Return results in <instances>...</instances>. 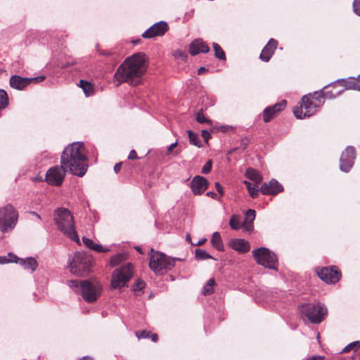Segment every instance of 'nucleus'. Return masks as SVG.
Instances as JSON below:
<instances>
[{
	"label": "nucleus",
	"instance_id": "nucleus-30",
	"mask_svg": "<svg viewBox=\"0 0 360 360\" xmlns=\"http://www.w3.org/2000/svg\"><path fill=\"white\" fill-rule=\"evenodd\" d=\"M187 132L190 143L198 148L201 147V141L198 135L193 132L191 130H188Z\"/></svg>",
	"mask_w": 360,
	"mask_h": 360
},
{
	"label": "nucleus",
	"instance_id": "nucleus-60",
	"mask_svg": "<svg viewBox=\"0 0 360 360\" xmlns=\"http://www.w3.org/2000/svg\"><path fill=\"white\" fill-rule=\"evenodd\" d=\"M206 239L204 238V239H202L200 240H199L196 244L195 245H201L202 244H203L205 242Z\"/></svg>",
	"mask_w": 360,
	"mask_h": 360
},
{
	"label": "nucleus",
	"instance_id": "nucleus-51",
	"mask_svg": "<svg viewBox=\"0 0 360 360\" xmlns=\"http://www.w3.org/2000/svg\"><path fill=\"white\" fill-rule=\"evenodd\" d=\"M177 144H178V142H177V141H176L174 143L169 145L167 147V153L170 154L172 153V150L177 146Z\"/></svg>",
	"mask_w": 360,
	"mask_h": 360
},
{
	"label": "nucleus",
	"instance_id": "nucleus-12",
	"mask_svg": "<svg viewBox=\"0 0 360 360\" xmlns=\"http://www.w3.org/2000/svg\"><path fill=\"white\" fill-rule=\"evenodd\" d=\"M66 169L60 166L51 167L46 174V182L52 186H60L65 176Z\"/></svg>",
	"mask_w": 360,
	"mask_h": 360
},
{
	"label": "nucleus",
	"instance_id": "nucleus-42",
	"mask_svg": "<svg viewBox=\"0 0 360 360\" xmlns=\"http://www.w3.org/2000/svg\"><path fill=\"white\" fill-rule=\"evenodd\" d=\"M11 254H13V252H8L7 256H0V264H4L7 263H13V259L12 256H10Z\"/></svg>",
	"mask_w": 360,
	"mask_h": 360
},
{
	"label": "nucleus",
	"instance_id": "nucleus-48",
	"mask_svg": "<svg viewBox=\"0 0 360 360\" xmlns=\"http://www.w3.org/2000/svg\"><path fill=\"white\" fill-rule=\"evenodd\" d=\"M45 79V77L44 76H39V77H31V78H29L30 79V84L32 82H41L42 81H44Z\"/></svg>",
	"mask_w": 360,
	"mask_h": 360
},
{
	"label": "nucleus",
	"instance_id": "nucleus-43",
	"mask_svg": "<svg viewBox=\"0 0 360 360\" xmlns=\"http://www.w3.org/2000/svg\"><path fill=\"white\" fill-rule=\"evenodd\" d=\"M212 162L211 160H209L205 164V165L202 167V168L201 169V173L203 174H208L209 172H210V171L212 169Z\"/></svg>",
	"mask_w": 360,
	"mask_h": 360
},
{
	"label": "nucleus",
	"instance_id": "nucleus-32",
	"mask_svg": "<svg viewBox=\"0 0 360 360\" xmlns=\"http://www.w3.org/2000/svg\"><path fill=\"white\" fill-rule=\"evenodd\" d=\"M126 259H127L126 254H124V253L117 254L111 257L110 265L112 266H115L118 265L120 263H121L122 262L124 261Z\"/></svg>",
	"mask_w": 360,
	"mask_h": 360
},
{
	"label": "nucleus",
	"instance_id": "nucleus-58",
	"mask_svg": "<svg viewBox=\"0 0 360 360\" xmlns=\"http://www.w3.org/2000/svg\"><path fill=\"white\" fill-rule=\"evenodd\" d=\"M31 214L35 216V217H37L39 220H41V218L40 217V215L39 214H37L36 212H30Z\"/></svg>",
	"mask_w": 360,
	"mask_h": 360
},
{
	"label": "nucleus",
	"instance_id": "nucleus-53",
	"mask_svg": "<svg viewBox=\"0 0 360 360\" xmlns=\"http://www.w3.org/2000/svg\"><path fill=\"white\" fill-rule=\"evenodd\" d=\"M352 349H354V347H352V344L349 343V345H347L342 351V352H347Z\"/></svg>",
	"mask_w": 360,
	"mask_h": 360
},
{
	"label": "nucleus",
	"instance_id": "nucleus-14",
	"mask_svg": "<svg viewBox=\"0 0 360 360\" xmlns=\"http://www.w3.org/2000/svg\"><path fill=\"white\" fill-rule=\"evenodd\" d=\"M317 274L320 279L327 283H335L340 278V272L336 266L323 267L317 270Z\"/></svg>",
	"mask_w": 360,
	"mask_h": 360
},
{
	"label": "nucleus",
	"instance_id": "nucleus-34",
	"mask_svg": "<svg viewBox=\"0 0 360 360\" xmlns=\"http://www.w3.org/2000/svg\"><path fill=\"white\" fill-rule=\"evenodd\" d=\"M328 86L323 87V89L319 91H314L313 94H311V98L314 102H318V101L321 102V105L323 104L324 101V95H323V89H326Z\"/></svg>",
	"mask_w": 360,
	"mask_h": 360
},
{
	"label": "nucleus",
	"instance_id": "nucleus-40",
	"mask_svg": "<svg viewBox=\"0 0 360 360\" xmlns=\"http://www.w3.org/2000/svg\"><path fill=\"white\" fill-rule=\"evenodd\" d=\"M342 91H339L336 93H333L332 91H323L324 98L328 99H333L335 98L338 96L342 94Z\"/></svg>",
	"mask_w": 360,
	"mask_h": 360
},
{
	"label": "nucleus",
	"instance_id": "nucleus-7",
	"mask_svg": "<svg viewBox=\"0 0 360 360\" xmlns=\"http://www.w3.org/2000/svg\"><path fill=\"white\" fill-rule=\"evenodd\" d=\"M18 218V212L13 205L8 204L0 208V231L8 232L14 229Z\"/></svg>",
	"mask_w": 360,
	"mask_h": 360
},
{
	"label": "nucleus",
	"instance_id": "nucleus-46",
	"mask_svg": "<svg viewBox=\"0 0 360 360\" xmlns=\"http://www.w3.org/2000/svg\"><path fill=\"white\" fill-rule=\"evenodd\" d=\"M242 227L246 231H252L253 230V224H252V223H250V221H244L242 224Z\"/></svg>",
	"mask_w": 360,
	"mask_h": 360
},
{
	"label": "nucleus",
	"instance_id": "nucleus-10",
	"mask_svg": "<svg viewBox=\"0 0 360 360\" xmlns=\"http://www.w3.org/2000/svg\"><path fill=\"white\" fill-rule=\"evenodd\" d=\"M252 256L257 264L270 269L278 271V258L274 252L266 248H259L252 251Z\"/></svg>",
	"mask_w": 360,
	"mask_h": 360
},
{
	"label": "nucleus",
	"instance_id": "nucleus-36",
	"mask_svg": "<svg viewBox=\"0 0 360 360\" xmlns=\"http://www.w3.org/2000/svg\"><path fill=\"white\" fill-rule=\"evenodd\" d=\"M215 284V281L213 278L208 280L207 284L204 286L202 293L206 295H211L214 292L213 286Z\"/></svg>",
	"mask_w": 360,
	"mask_h": 360
},
{
	"label": "nucleus",
	"instance_id": "nucleus-21",
	"mask_svg": "<svg viewBox=\"0 0 360 360\" xmlns=\"http://www.w3.org/2000/svg\"><path fill=\"white\" fill-rule=\"evenodd\" d=\"M209 46L201 39L193 41L189 46V53L191 56H195L200 53H207Z\"/></svg>",
	"mask_w": 360,
	"mask_h": 360
},
{
	"label": "nucleus",
	"instance_id": "nucleus-29",
	"mask_svg": "<svg viewBox=\"0 0 360 360\" xmlns=\"http://www.w3.org/2000/svg\"><path fill=\"white\" fill-rule=\"evenodd\" d=\"M80 87L82 89L86 96H90L92 95L94 89L93 86L91 83L86 80L81 79L79 81Z\"/></svg>",
	"mask_w": 360,
	"mask_h": 360
},
{
	"label": "nucleus",
	"instance_id": "nucleus-50",
	"mask_svg": "<svg viewBox=\"0 0 360 360\" xmlns=\"http://www.w3.org/2000/svg\"><path fill=\"white\" fill-rule=\"evenodd\" d=\"M128 159L129 160H136L138 159V156L136 152L134 150H131L129 154Z\"/></svg>",
	"mask_w": 360,
	"mask_h": 360
},
{
	"label": "nucleus",
	"instance_id": "nucleus-27",
	"mask_svg": "<svg viewBox=\"0 0 360 360\" xmlns=\"http://www.w3.org/2000/svg\"><path fill=\"white\" fill-rule=\"evenodd\" d=\"M211 243L218 251L224 250V244L219 232H214L212 234L211 238Z\"/></svg>",
	"mask_w": 360,
	"mask_h": 360
},
{
	"label": "nucleus",
	"instance_id": "nucleus-54",
	"mask_svg": "<svg viewBox=\"0 0 360 360\" xmlns=\"http://www.w3.org/2000/svg\"><path fill=\"white\" fill-rule=\"evenodd\" d=\"M208 71V69L205 68V67H200L198 70V75H202V74H205V72H207Z\"/></svg>",
	"mask_w": 360,
	"mask_h": 360
},
{
	"label": "nucleus",
	"instance_id": "nucleus-55",
	"mask_svg": "<svg viewBox=\"0 0 360 360\" xmlns=\"http://www.w3.org/2000/svg\"><path fill=\"white\" fill-rule=\"evenodd\" d=\"M121 167H122V164L121 163H117L115 164V165L114 166V171L117 173L120 171L121 169Z\"/></svg>",
	"mask_w": 360,
	"mask_h": 360
},
{
	"label": "nucleus",
	"instance_id": "nucleus-47",
	"mask_svg": "<svg viewBox=\"0 0 360 360\" xmlns=\"http://www.w3.org/2000/svg\"><path fill=\"white\" fill-rule=\"evenodd\" d=\"M201 135L206 142H207L208 140L211 138V134L207 130H202L201 131Z\"/></svg>",
	"mask_w": 360,
	"mask_h": 360
},
{
	"label": "nucleus",
	"instance_id": "nucleus-23",
	"mask_svg": "<svg viewBox=\"0 0 360 360\" xmlns=\"http://www.w3.org/2000/svg\"><path fill=\"white\" fill-rule=\"evenodd\" d=\"M231 248L239 252L245 253L250 249V243L245 239H234L231 243Z\"/></svg>",
	"mask_w": 360,
	"mask_h": 360
},
{
	"label": "nucleus",
	"instance_id": "nucleus-44",
	"mask_svg": "<svg viewBox=\"0 0 360 360\" xmlns=\"http://www.w3.org/2000/svg\"><path fill=\"white\" fill-rule=\"evenodd\" d=\"M352 8L354 13L357 15H360V0H354L352 4Z\"/></svg>",
	"mask_w": 360,
	"mask_h": 360
},
{
	"label": "nucleus",
	"instance_id": "nucleus-9",
	"mask_svg": "<svg viewBox=\"0 0 360 360\" xmlns=\"http://www.w3.org/2000/svg\"><path fill=\"white\" fill-rule=\"evenodd\" d=\"M311 94L305 95L302 98L300 106H297L293 110V113L297 118L303 119L309 117L317 111L321 106V102H314L311 98Z\"/></svg>",
	"mask_w": 360,
	"mask_h": 360
},
{
	"label": "nucleus",
	"instance_id": "nucleus-4",
	"mask_svg": "<svg viewBox=\"0 0 360 360\" xmlns=\"http://www.w3.org/2000/svg\"><path fill=\"white\" fill-rule=\"evenodd\" d=\"M67 283L76 293H80L82 298L89 303L96 301L101 294L102 286L96 281L70 280Z\"/></svg>",
	"mask_w": 360,
	"mask_h": 360
},
{
	"label": "nucleus",
	"instance_id": "nucleus-19",
	"mask_svg": "<svg viewBox=\"0 0 360 360\" xmlns=\"http://www.w3.org/2000/svg\"><path fill=\"white\" fill-rule=\"evenodd\" d=\"M10 256L15 258V259L13 260V263L19 264L25 269L30 270L31 272H34L38 266V263L34 257H30L23 259L18 257L15 254H11Z\"/></svg>",
	"mask_w": 360,
	"mask_h": 360
},
{
	"label": "nucleus",
	"instance_id": "nucleus-38",
	"mask_svg": "<svg viewBox=\"0 0 360 360\" xmlns=\"http://www.w3.org/2000/svg\"><path fill=\"white\" fill-rule=\"evenodd\" d=\"M195 119L196 121L199 123L212 125V122L205 116L202 110L197 113Z\"/></svg>",
	"mask_w": 360,
	"mask_h": 360
},
{
	"label": "nucleus",
	"instance_id": "nucleus-16",
	"mask_svg": "<svg viewBox=\"0 0 360 360\" xmlns=\"http://www.w3.org/2000/svg\"><path fill=\"white\" fill-rule=\"evenodd\" d=\"M287 101L283 100L279 103H277L273 105L266 108L263 110V120L264 122H269L274 117H275L278 112L284 110L286 107Z\"/></svg>",
	"mask_w": 360,
	"mask_h": 360
},
{
	"label": "nucleus",
	"instance_id": "nucleus-64",
	"mask_svg": "<svg viewBox=\"0 0 360 360\" xmlns=\"http://www.w3.org/2000/svg\"><path fill=\"white\" fill-rule=\"evenodd\" d=\"M102 54L103 55H105V56H108L109 55V53H107V52H103Z\"/></svg>",
	"mask_w": 360,
	"mask_h": 360
},
{
	"label": "nucleus",
	"instance_id": "nucleus-24",
	"mask_svg": "<svg viewBox=\"0 0 360 360\" xmlns=\"http://www.w3.org/2000/svg\"><path fill=\"white\" fill-rule=\"evenodd\" d=\"M359 82L357 77H349L347 79H338L333 84L340 83L345 89H354L359 91ZM333 84V83L331 84Z\"/></svg>",
	"mask_w": 360,
	"mask_h": 360
},
{
	"label": "nucleus",
	"instance_id": "nucleus-41",
	"mask_svg": "<svg viewBox=\"0 0 360 360\" xmlns=\"http://www.w3.org/2000/svg\"><path fill=\"white\" fill-rule=\"evenodd\" d=\"M146 286V283L142 280H137L136 282L133 285V290L134 292L141 291Z\"/></svg>",
	"mask_w": 360,
	"mask_h": 360
},
{
	"label": "nucleus",
	"instance_id": "nucleus-39",
	"mask_svg": "<svg viewBox=\"0 0 360 360\" xmlns=\"http://www.w3.org/2000/svg\"><path fill=\"white\" fill-rule=\"evenodd\" d=\"M256 212L254 210L249 209L247 210L245 213V221H250V223H252L255 219Z\"/></svg>",
	"mask_w": 360,
	"mask_h": 360
},
{
	"label": "nucleus",
	"instance_id": "nucleus-18",
	"mask_svg": "<svg viewBox=\"0 0 360 360\" xmlns=\"http://www.w3.org/2000/svg\"><path fill=\"white\" fill-rule=\"evenodd\" d=\"M283 189L282 185L273 179L269 183H264L260 188V191L264 195H276Z\"/></svg>",
	"mask_w": 360,
	"mask_h": 360
},
{
	"label": "nucleus",
	"instance_id": "nucleus-49",
	"mask_svg": "<svg viewBox=\"0 0 360 360\" xmlns=\"http://www.w3.org/2000/svg\"><path fill=\"white\" fill-rule=\"evenodd\" d=\"M215 188L217 191V192L221 195H224V189H223V187L221 186V185L219 183V182H216L215 183Z\"/></svg>",
	"mask_w": 360,
	"mask_h": 360
},
{
	"label": "nucleus",
	"instance_id": "nucleus-28",
	"mask_svg": "<svg viewBox=\"0 0 360 360\" xmlns=\"http://www.w3.org/2000/svg\"><path fill=\"white\" fill-rule=\"evenodd\" d=\"M244 184L246 186L247 189L248 190L250 195L252 198H257L259 194L258 184H252L248 181H245Z\"/></svg>",
	"mask_w": 360,
	"mask_h": 360
},
{
	"label": "nucleus",
	"instance_id": "nucleus-5",
	"mask_svg": "<svg viewBox=\"0 0 360 360\" xmlns=\"http://www.w3.org/2000/svg\"><path fill=\"white\" fill-rule=\"evenodd\" d=\"M301 313L311 323L318 324L326 319L328 310L326 306L321 303H308L301 306Z\"/></svg>",
	"mask_w": 360,
	"mask_h": 360
},
{
	"label": "nucleus",
	"instance_id": "nucleus-6",
	"mask_svg": "<svg viewBox=\"0 0 360 360\" xmlns=\"http://www.w3.org/2000/svg\"><path fill=\"white\" fill-rule=\"evenodd\" d=\"M91 259L84 253L77 252L68 265L70 271L76 276H84L90 271Z\"/></svg>",
	"mask_w": 360,
	"mask_h": 360
},
{
	"label": "nucleus",
	"instance_id": "nucleus-33",
	"mask_svg": "<svg viewBox=\"0 0 360 360\" xmlns=\"http://www.w3.org/2000/svg\"><path fill=\"white\" fill-rule=\"evenodd\" d=\"M242 224L240 217L236 215H233L229 220V225L233 230H239L242 228Z\"/></svg>",
	"mask_w": 360,
	"mask_h": 360
},
{
	"label": "nucleus",
	"instance_id": "nucleus-1",
	"mask_svg": "<svg viewBox=\"0 0 360 360\" xmlns=\"http://www.w3.org/2000/svg\"><path fill=\"white\" fill-rule=\"evenodd\" d=\"M147 70V58L144 53L139 52L127 58L117 68L115 78L119 82L139 85Z\"/></svg>",
	"mask_w": 360,
	"mask_h": 360
},
{
	"label": "nucleus",
	"instance_id": "nucleus-52",
	"mask_svg": "<svg viewBox=\"0 0 360 360\" xmlns=\"http://www.w3.org/2000/svg\"><path fill=\"white\" fill-rule=\"evenodd\" d=\"M351 344L355 350L360 347V340L354 341Z\"/></svg>",
	"mask_w": 360,
	"mask_h": 360
},
{
	"label": "nucleus",
	"instance_id": "nucleus-26",
	"mask_svg": "<svg viewBox=\"0 0 360 360\" xmlns=\"http://www.w3.org/2000/svg\"><path fill=\"white\" fill-rule=\"evenodd\" d=\"M245 176L255 182L256 184H259L262 181V176L261 174L255 169L248 168L246 170Z\"/></svg>",
	"mask_w": 360,
	"mask_h": 360
},
{
	"label": "nucleus",
	"instance_id": "nucleus-17",
	"mask_svg": "<svg viewBox=\"0 0 360 360\" xmlns=\"http://www.w3.org/2000/svg\"><path fill=\"white\" fill-rule=\"evenodd\" d=\"M207 180L201 176H195L191 182V189L194 195H201L207 188Z\"/></svg>",
	"mask_w": 360,
	"mask_h": 360
},
{
	"label": "nucleus",
	"instance_id": "nucleus-13",
	"mask_svg": "<svg viewBox=\"0 0 360 360\" xmlns=\"http://www.w3.org/2000/svg\"><path fill=\"white\" fill-rule=\"evenodd\" d=\"M356 159V152L353 146H347L342 153L340 158V169L344 172H348L353 167Z\"/></svg>",
	"mask_w": 360,
	"mask_h": 360
},
{
	"label": "nucleus",
	"instance_id": "nucleus-56",
	"mask_svg": "<svg viewBox=\"0 0 360 360\" xmlns=\"http://www.w3.org/2000/svg\"><path fill=\"white\" fill-rule=\"evenodd\" d=\"M206 195L209 197H211L212 198H217V193H215L213 191H209L206 193Z\"/></svg>",
	"mask_w": 360,
	"mask_h": 360
},
{
	"label": "nucleus",
	"instance_id": "nucleus-15",
	"mask_svg": "<svg viewBox=\"0 0 360 360\" xmlns=\"http://www.w3.org/2000/svg\"><path fill=\"white\" fill-rule=\"evenodd\" d=\"M169 30L168 24L165 21H160L153 24L142 34V37L150 39L155 37H160Z\"/></svg>",
	"mask_w": 360,
	"mask_h": 360
},
{
	"label": "nucleus",
	"instance_id": "nucleus-37",
	"mask_svg": "<svg viewBox=\"0 0 360 360\" xmlns=\"http://www.w3.org/2000/svg\"><path fill=\"white\" fill-rule=\"evenodd\" d=\"M8 104V97L7 93L0 89V110L4 109Z\"/></svg>",
	"mask_w": 360,
	"mask_h": 360
},
{
	"label": "nucleus",
	"instance_id": "nucleus-3",
	"mask_svg": "<svg viewBox=\"0 0 360 360\" xmlns=\"http://www.w3.org/2000/svg\"><path fill=\"white\" fill-rule=\"evenodd\" d=\"M53 221L58 230L64 236L80 245V240L75 229L72 213L66 208L60 207L55 210Z\"/></svg>",
	"mask_w": 360,
	"mask_h": 360
},
{
	"label": "nucleus",
	"instance_id": "nucleus-61",
	"mask_svg": "<svg viewBox=\"0 0 360 360\" xmlns=\"http://www.w3.org/2000/svg\"><path fill=\"white\" fill-rule=\"evenodd\" d=\"M135 249H136L138 252H139L140 253H141V254H142L141 248L140 247H139V246L135 247Z\"/></svg>",
	"mask_w": 360,
	"mask_h": 360
},
{
	"label": "nucleus",
	"instance_id": "nucleus-8",
	"mask_svg": "<svg viewBox=\"0 0 360 360\" xmlns=\"http://www.w3.org/2000/svg\"><path fill=\"white\" fill-rule=\"evenodd\" d=\"M179 258H171L165 254L155 252L150 255L149 266L155 274H161L163 270H169L175 265Z\"/></svg>",
	"mask_w": 360,
	"mask_h": 360
},
{
	"label": "nucleus",
	"instance_id": "nucleus-20",
	"mask_svg": "<svg viewBox=\"0 0 360 360\" xmlns=\"http://www.w3.org/2000/svg\"><path fill=\"white\" fill-rule=\"evenodd\" d=\"M278 41L274 39H270L266 45L263 48L259 58L264 62H268L276 49Z\"/></svg>",
	"mask_w": 360,
	"mask_h": 360
},
{
	"label": "nucleus",
	"instance_id": "nucleus-35",
	"mask_svg": "<svg viewBox=\"0 0 360 360\" xmlns=\"http://www.w3.org/2000/svg\"><path fill=\"white\" fill-rule=\"evenodd\" d=\"M195 256L198 260L212 259V257L207 251L202 249H196Z\"/></svg>",
	"mask_w": 360,
	"mask_h": 360
},
{
	"label": "nucleus",
	"instance_id": "nucleus-31",
	"mask_svg": "<svg viewBox=\"0 0 360 360\" xmlns=\"http://www.w3.org/2000/svg\"><path fill=\"white\" fill-rule=\"evenodd\" d=\"M213 49L214 51V56L219 60H226V55L221 47L217 43L212 44Z\"/></svg>",
	"mask_w": 360,
	"mask_h": 360
},
{
	"label": "nucleus",
	"instance_id": "nucleus-63",
	"mask_svg": "<svg viewBox=\"0 0 360 360\" xmlns=\"http://www.w3.org/2000/svg\"><path fill=\"white\" fill-rule=\"evenodd\" d=\"M186 240H191V236H190V234H187V235H186Z\"/></svg>",
	"mask_w": 360,
	"mask_h": 360
},
{
	"label": "nucleus",
	"instance_id": "nucleus-25",
	"mask_svg": "<svg viewBox=\"0 0 360 360\" xmlns=\"http://www.w3.org/2000/svg\"><path fill=\"white\" fill-rule=\"evenodd\" d=\"M82 241L85 246L97 252H108L110 251V248L103 247L101 245L95 243L91 239L86 238L85 236L82 237Z\"/></svg>",
	"mask_w": 360,
	"mask_h": 360
},
{
	"label": "nucleus",
	"instance_id": "nucleus-62",
	"mask_svg": "<svg viewBox=\"0 0 360 360\" xmlns=\"http://www.w3.org/2000/svg\"><path fill=\"white\" fill-rule=\"evenodd\" d=\"M357 78H358V80L359 81L358 88H359V91H360V75L357 77Z\"/></svg>",
	"mask_w": 360,
	"mask_h": 360
},
{
	"label": "nucleus",
	"instance_id": "nucleus-45",
	"mask_svg": "<svg viewBox=\"0 0 360 360\" xmlns=\"http://www.w3.org/2000/svg\"><path fill=\"white\" fill-rule=\"evenodd\" d=\"M150 335V333L147 330H141V331L136 332V336L139 339L149 338Z\"/></svg>",
	"mask_w": 360,
	"mask_h": 360
},
{
	"label": "nucleus",
	"instance_id": "nucleus-22",
	"mask_svg": "<svg viewBox=\"0 0 360 360\" xmlns=\"http://www.w3.org/2000/svg\"><path fill=\"white\" fill-rule=\"evenodd\" d=\"M30 84L28 77H22L18 75H13L10 79V85L12 88L22 90Z\"/></svg>",
	"mask_w": 360,
	"mask_h": 360
},
{
	"label": "nucleus",
	"instance_id": "nucleus-59",
	"mask_svg": "<svg viewBox=\"0 0 360 360\" xmlns=\"http://www.w3.org/2000/svg\"><path fill=\"white\" fill-rule=\"evenodd\" d=\"M80 360H94V359L89 356H83Z\"/></svg>",
	"mask_w": 360,
	"mask_h": 360
},
{
	"label": "nucleus",
	"instance_id": "nucleus-57",
	"mask_svg": "<svg viewBox=\"0 0 360 360\" xmlns=\"http://www.w3.org/2000/svg\"><path fill=\"white\" fill-rule=\"evenodd\" d=\"M149 338H151V340L153 342H157L158 341V335L157 334H152V335H150V337Z\"/></svg>",
	"mask_w": 360,
	"mask_h": 360
},
{
	"label": "nucleus",
	"instance_id": "nucleus-2",
	"mask_svg": "<svg viewBox=\"0 0 360 360\" xmlns=\"http://www.w3.org/2000/svg\"><path fill=\"white\" fill-rule=\"evenodd\" d=\"M82 143L75 142L69 144L63 151L60 164L70 173L83 176L88 169V158L84 154Z\"/></svg>",
	"mask_w": 360,
	"mask_h": 360
},
{
	"label": "nucleus",
	"instance_id": "nucleus-11",
	"mask_svg": "<svg viewBox=\"0 0 360 360\" xmlns=\"http://www.w3.org/2000/svg\"><path fill=\"white\" fill-rule=\"evenodd\" d=\"M133 275L132 265L128 263L115 269L112 274L111 286L114 289H120L125 286Z\"/></svg>",
	"mask_w": 360,
	"mask_h": 360
}]
</instances>
